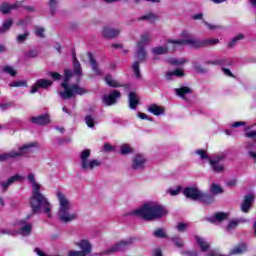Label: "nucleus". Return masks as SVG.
I'll use <instances>...</instances> for the list:
<instances>
[{"label":"nucleus","mask_w":256,"mask_h":256,"mask_svg":"<svg viewBox=\"0 0 256 256\" xmlns=\"http://www.w3.org/2000/svg\"><path fill=\"white\" fill-rule=\"evenodd\" d=\"M73 71H64V81L61 83L63 91L59 92L62 99H71V97L76 95H85L87 93V90L79 86V84H69L72 77L76 76V81H81V77H83V68H81V63H79L75 55H73Z\"/></svg>","instance_id":"f257e3e1"},{"label":"nucleus","mask_w":256,"mask_h":256,"mask_svg":"<svg viewBox=\"0 0 256 256\" xmlns=\"http://www.w3.org/2000/svg\"><path fill=\"white\" fill-rule=\"evenodd\" d=\"M27 179L32 185V196L30 198L32 213H44L47 217H51V203H49V200L41 194V184L37 183L35 180V174H28Z\"/></svg>","instance_id":"f03ea898"},{"label":"nucleus","mask_w":256,"mask_h":256,"mask_svg":"<svg viewBox=\"0 0 256 256\" xmlns=\"http://www.w3.org/2000/svg\"><path fill=\"white\" fill-rule=\"evenodd\" d=\"M132 215L144 219V221H155V219H161L167 215V210L161 204L157 202H147L140 208L134 210Z\"/></svg>","instance_id":"7ed1b4c3"},{"label":"nucleus","mask_w":256,"mask_h":256,"mask_svg":"<svg viewBox=\"0 0 256 256\" xmlns=\"http://www.w3.org/2000/svg\"><path fill=\"white\" fill-rule=\"evenodd\" d=\"M58 199V219L61 223H71V221H75L78 217L77 212L73 210V203L65 194L61 191L56 193Z\"/></svg>","instance_id":"20e7f679"},{"label":"nucleus","mask_w":256,"mask_h":256,"mask_svg":"<svg viewBox=\"0 0 256 256\" xmlns=\"http://www.w3.org/2000/svg\"><path fill=\"white\" fill-rule=\"evenodd\" d=\"M37 147V142L24 144L18 150H11L10 152L0 154V161H9V159H21V157H25V155H31V153H33Z\"/></svg>","instance_id":"39448f33"},{"label":"nucleus","mask_w":256,"mask_h":256,"mask_svg":"<svg viewBox=\"0 0 256 256\" xmlns=\"http://www.w3.org/2000/svg\"><path fill=\"white\" fill-rule=\"evenodd\" d=\"M80 167L82 171H95L97 167H101V161L91 159V150L85 149L80 152Z\"/></svg>","instance_id":"423d86ee"},{"label":"nucleus","mask_w":256,"mask_h":256,"mask_svg":"<svg viewBox=\"0 0 256 256\" xmlns=\"http://www.w3.org/2000/svg\"><path fill=\"white\" fill-rule=\"evenodd\" d=\"M167 43L169 45H173L174 49L175 47H191V49H201L203 47V40L197 39V38H189V39H178V40H173V39H168Z\"/></svg>","instance_id":"0eeeda50"},{"label":"nucleus","mask_w":256,"mask_h":256,"mask_svg":"<svg viewBox=\"0 0 256 256\" xmlns=\"http://www.w3.org/2000/svg\"><path fill=\"white\" fill-rule=\"evenodd\" d=\"M222 161H225V154H216L213 158L209 159V164L214 171V173H223L225 171V165L221 164Z\"/></svg>","instance_id":"6e6552de"},{"label":"nucleus","mask_w":256,"mask_h":256,"mask_svg":"<svg viewBox=\"0 0 256 256\" xmlns=\"http://www.w3.org/2000/svg\"><path fill=\"white\" fill-rule=\"evenodd\" d=\"M132 243V239L121 240L114 246H111L108 250L101 252L100 255H109L111 253H115L116 251H123V249H127V247H129V245Z\"/></svg>","instance_id":"1a4fd4ad"},{"label":"nucleus","mask_w":256,"mask_h":256,"mask_svg":"<svg viewBox=\"0 0 256 256\" xmlns=\"http://www.w3.org/2000/svg\"><path fill=\"white\" fill-rule=\"evenodd\" d=\"M121 97V92L119 90H113L110 94H105L102 97V103L106 105V107H111L117 103V99Z\"/></svg>","instance_id":"9d476101"},{"label":"nucleus","mask_w":256,"mask_h":256,"mask_svg":"<svg viewBox=\"0 0 256 256\" xmlns=\"http://www.w3.org/2000/svg\"><path fill=\"white\" fill-rule=\"evenodd\" d=\"M145 165H147V157L143 154H136L132 159V169L136 171H141V169H145Z\"/></svg>","instance_id":"9b49d317"},{"label":"nucleus","mask_w":256,"mask_h":256,"mask_svg":"<svg viewBox=\"0 0 256 256\" xmlns=\"http://www.w3.org/2000/svg\"><path fill=\"white\" fill-rule=\"evenodd\" d=\"M253 203H255V195L251 193L245 195L240 206L242 213H249V211H251V207H253Z\"/></svg>","instance_id":"f8f14e48"},{"label":"nucleus","mask_w":256,"mask_h":256,"mask_svg":"<svg viewBox=\"0 0 256 256\" xmlns=\"http://www.w3.org/2000/svg\"><path fill=\"white\" fill-rule=\"evenodd\" d=\"M51 85H53L52 80L39 79L32 85L30 93L33 95V94L37 93V91H39V89H47L48 87H51Z\"/></svg>","instance_id":"ddd939ff"},{"label":"nucleus","mask_w":256,"mask_h":256,"mask_svg":"<svg viewBox=\"0 0 256 256\" xmlns=\"http://www.w3.org/2000/svg\"><path fill=\"white\" fill-rule=\"evenodd\" d=\"M119 35H121V28L105 26L102 29V37H105V39H115V37H119Z\"/></svg>","instance_id":"4468645a"},{"label":"nucleus","mask_w":256,"mask_h":256,"mask_svg":"<svg viewBox=\"0 0 256 256\" xmlns=\"http://www.w3.org/2000/svg\"><path fill=\"white\" fill-rule=\"evenodd\" d=\"M203 191L198 188L188 187L183 190V194L187 197V199H191L192 201H199L201 197V193Z\"/></svg>","instance_id":"2eb2a0df"},{"label":"nucleus","mask_w":256,"mask_h":256,"mask_svg":"<svg viewBox=\"0 0 256 256\" xmlns=\"http://www.w3.org/2000/svg\"><path fill=\"white\" fill-rule=\"evenodd\" d=\"M31 231H33V225H31V223H28L23 220L20 221L18 233L22 235V237H29V235H31Z\"/></svg>","instance_id":"dca6fc26"},{"label":"nucleus","mask_w":256,"mask_h":256,"mask_svg":"<svg viewBox=\"0 0 256 256\" xmlns=\"http://www.w3.org/2000/svg\"><path fill=\"white\" fill-rule=\"evenodd\" d=\"M31 123L35 125H49L50 119L48 114L40 115V116H32L30 118Z\"/></svg>","instance_id":"f3484780"},{"label":"nucleus","mask_w":256,"mask_h":256,"mask_svg":"<svg viewBox=\"0 0 256 256\" xmlns=\"http://www.w3.org/2000/svg\"><path fill=\"white\" fill-rule=\"evenodd\" d=\"M229 218V214L225 212H217L215 215L207 218L210 223H222Z\"/></svg>","instance_id":"a211bd4d"},{"label":"nucleus","mask_w":256,"mask_h":256,"mask_svg":"<svg viewBox=\"0 0 256 256\" xmlns=\"http://www.w3.org/2000/svg\"><path fill=\"white\" fill-rule=\"evenodd\" d=\"M18 181H23V176L16 174L8 178L6 182L1 183L3 191H6L7 189H9V187H11V185H13V183H17Z\"/></svg>","instance_id":"6ab92c4d"},{"label":"nucleus","mask_w":256,"mask_h":256,"mask_svg":"<svg viewBox=\"0 0 256 256\" xmlns=\"http://www.w3.org/2000/svg\"><path fill=\"white\" fill-rule=\"evenodd\" d=\"M151 43V33L149 32H144L140 35V39L137 42V47H147Z\"/></svg>","instance_id":"aec40b11"},{"label":"nucleus","mask_w":256,"mask_h":256,"mask_svg":"<svg viewBox=\"0 0 256 256\" xmlns=\"http://www.w3.org/2000/svg\"><path fill=\"white\" fill-rule=\"evenodd\" d=\"M138 21H148L149 23H155L159 21V15L153 12H148L137 19Z\"/></svg>","instance_id":"412c9836"},{"label":"nucleus","mask_w":256,"mask_h":256,"mask_svg":"<svg viewBox=\"0 0 256 256\" xmlns=\"http://www.w3.org/2000/svg\"><path fill=\"white\" fill-rule=\"evenodd\" d=\"M210 65H219L221 67H231L233 65V61L228 58H217L215 60H211L209 62Z\"/></svg>","instance_id":"4be33fe9"},{"label":"nucleus","mask_w":256,"mask_h":256,"mask_svg":"<svg viewBox=\"0 0 256 256\" xmlns=\"http://www.w3.org/2000/svg\"><path fill=\"white\" fill-rule=\"evenodd\" d=\"M77 245L82 249L81 253H83L84 256H87L89 253H91L92 246L88 240H81L77 243Z\"/></svg>","instance_id":"5701e85b"},{"label":"nucleus","mask_w":256,"mask_h":256,"mask_svg":"<svg viewBox=\"0 0 256 256\" xmlns=\"http://www.w3.org/2000/svg\"><path fill=\"white\" fill-rule=\"evenodd\" d=\"M195 241L200 247L201 251H209V249H211V244H209L205 238L201 236H195Z\"/></svg>","instance_id":"b1692460"},{"label":"nucleus","mask_w":256,"mask_h":256,"mask_svg":"<svg viewBox=\"0 0 256 256\" xmlns=\"http://www.w3.org/2000/svg\"><path fill=\"white\" fill-rule=\"evenodd\" d=\"M148 111L149 113H152V115H156V116L165 115V108L157 104L150 105L148 107Z\"/></svg>","instance_id":"393cba45"},{"label":"nucleus","mask_w":256,"mask_h":256,"mask_svg":"<svg viewBox=\"0 0 256 256\" xmlns=\"http://www.w3.org/2000/svg\"><path fill=\"white\" fill-rule=\"evenodd\" d=\"M19 7V4H8V3H3L0 6V13L2 15H7L13 11V9H17Z\"/></svg>","instance_id":"a878e982"},{"label":"nucleus","mask_w":256,"mask_h":256,"mask_svg":"<svg viewBox=\"0 0 256 256\" xmlns=\"http://www.w3.org/2000/svg\"><path fill=\"white\" fill-rule=\"evenodd\" d=\"M88 59L92 66V71H94L95 75H103V71H101V68H99L97 61H95V58H93V54L88 53Z\"/></svg>","instance_id":"bb28decb"},{"label":"nucleus","mask_w":256,"mask_h":256,"mask_svg":"<svg viewBox=\"0 0 256 256\" xmlns=\"http://www.w3.org/2000/svg\"><path fill=\"white\" fill-rule=\"evenodd\" d=\"M88 59L92 66V71H94L95 75H103V71H101V68H99L97 61H95V58H93V54L88 53Z\"/></svg>","instance_id":"cd10ccee"},{"label":"nucleus","mask_w":256,"mask_h":256,"mask_svg":"<svg viewBox=\"0 0 256 256\" xmlns=\"http://www.w3.org/2000/svg\"><path fill=\"white\" fill-rule=\"evenodd\" d=\"M198 201H201V203H204V205H211L215 202V197L207 194V193H204L202 192L200 194V198Z\"/></svg>","instance_id":"c85d7f7f"},{"label":"nucleus","mask_w":256,"mask_h":256,"mask_svg":"<svg viewBox=\"0 0 256 256\" xmlns=\"http://www.w3.org/2000/svg\"><path fill=\"white\" fill-rule=\"evenodd\" d=\"M174 91L178 97H181V99H186L185 95H189V93H191V88L183 86L181 88L174 89Z\"/></svg>","instance_id":"c756f323"},{"label":"nucleus","mask_w":256,"mask_h":256,"mask_svg":"<svg viewBox=\"0 0 256 256\" xmlns=\"http://www.w3.org/2000/svg\"><path fill=\"white\" fill-rule=\"evenodd\" d=\"M105 83L109 87H113V88L123 87V85H121V83H119L117 80L113 79V76H111L109 74L106 75V77H105Z\"/></svg>","instance_id":"7c9ffc66"},{"label":"nucleus","mask_w":256,"mask_h":256,"mask_svg":"<svg viewBox=\"0 0 256 256\" xmlns=\"http://www.w3.org/2000/svg\"><path fill=\"white\" fill-rule=\"evenodd\" d=\"M183 75H185L183 69H176L173 71L166 72V79H168V81H171L173 77H183Z\"/></svg>","instance_id":"2f4dec72"},{"label":"nucleus","mask_w":256,"mask_h":256,"mask_svg":"<svg viewBox=\"0 0 256 256\" xmlns=\"http://www.w3.org/2000/svg\"><path fill=\"white\" fill-rule=\"evenodd\" d=\"M136 57L140 62L145 61L147 59V50L141 46H137Z\"/></svg>","instance_id":"473e14b6"},{"label":"nucleus","mask_w":256,"mask_h":256,"mask_svg":"<svg viewBox=\"0 0 256 256\" xmlns=\"http://www.w3.org/2000/svg\"><path fill=\"white\" fill-rule=\"evenodd\" d=\"M137 105H139V99H137V95H135V92H130L129 94L130 109H137Z\"/></svg>","instance_id":"72a5a7b5"},{"label":"nucleus","mask_w":256,"mask_h":256,"mask_svg":"<svg viewBox=\"0 0 256 256\" xmlns=\"http://www.w3.org/2000/svg\"><path fill=\"white\" fill-rule=\"evenodd\" d=\"M247 251V246L245 244H241L239 246L234 247L230 251V255H241L242 253H245Z\"/></svg>","instance_id":"f704fd0d"},{"label":"nucleus","mask_w":256,"mask_h":256,"mask_svg":"<svg viewBox=\"0 0 256 256\" xmlns=\"http://www.w3.org/2000/svg\"><path fill=\"white\" fill-rule=\"evenodd\" d=\"M169 51V47L167 45L158 46L152 49L153 55H165Z\"/></svg>","instance_id":"c9c22d12"},{"label":"nucleus","mask_w":256,"mask_h":256,"mask_svg":"<svg viewBox=\"0 0 256 256\" xmlns=\"http://www.w3.org/2000/svg\"><path fill=\"white\" fill-rule=\"evenodd\" d=\"M242 39H245V35L243 34H238L236 37L232 38L228 43L229 49H233V47H235V45H237L239 41H242Z\"/></svg>","instance_id":"e433bc0d"},{"label":"nucleus","mask_w":256,"mask_h":256,"mask_svg":"<svg viewBox=\"0 0 256 256\" xmlns=\"http://www.w3.org/2000/svg\"><path fill=\"white\" fill-rule=\"evenodd\" d=\"M255 147V144L248 143L246 149L248 151V156L250 157V159H253V161L256 163V152L253 151Z\"/></svg>","instance_id":"4c0bfd02"},{"label":"nucleus","mask_w":256,"mask_h":256,"mask_svg":"<svg viewBox=\"0 0 256 256\" xmlns=\"http://www.w3.org/2000/svg\"><path fill=\"white\" fill-rule=\"evenodd\" d=\"M120 153L121 155H129L133 153V149L131 148V145L129 144H122L120 145Z\"/></svg>","instance_id":"58836bf2"},{"label":"nucleus","mask_w":256,"mask_h":256,"mask_svg":"<svg viewBox=\"0 0 256 256\" xmlns=\"http://www.w3.org/2000/svg\"><path fill=\"white\" fill-rule=\"evenodd\" d=\"M219 39L217 38H207L202 40V47H207V45L213 46L218 45Z\"/></svg>","instance_id":"ea45409f"},{"label":"nucleus","mask_w":256,"mask_h":256,"mask_svg":"<svg viewBox=\"0 0 256 256\" xmlns=\"http://www.w3.org/2000/svg\"><path fill=\"white\" fill-rule=\"evenodd\" d=\"M2 71L4 73H7V75H11V77H15L17 75V70H15V68H13V66H3Z\"/></svg>","instance_id":"a19ab883"},{"label":"nucleus","mask_w":256,"mask_h":256,"mask_svg":"<svg viewBox=\"0 0 256 256\" xmlns=\"http://www.w3.org/2000/svg\"><path fill=\"white\" fill-rule=\"evenodd\" d=\"M13 25V20L8 19L6 21L3 22L1 29V33H7V31H9L11 29Z\"/></svg>","instance_id":"79ce46f5"},{"label":"nucleus","mask_w":256,"mask_h":256,"mask_svg":"<svg viewBox=\"0 0 256 256\" xmlns=\"http://www.w3.org/2000/svg\"><path fill=\"white\" fill-rule=\"evenodd\" d=\"M132 71L136 79H141V70L139 69V61H136L132 64Z\"/></svg>","instance_id":"37998d69"},{"label":"nucleus","mask_w":256,"mask_h":256,"mask_svg":"<svg viewBox=\"0 0 256 256\" xmlns=\"http://www.w3.org/2000/svg\"><path fill=\"white\" fill-rule=\"evenodd\" d=\"M153 235H154V237H158L159 239L167 238V233L162 228H158V229L154 230Z\"/></svg>","instance_id":"c03bdc74"},{"label":"nucleus","mask_w":256,"mask_h":256,"mask_svg":"<svg viewBox=\"0 0 256 256\" xmlns=\"http://www.w3.org/2000/svg\"><path fill=\"white\" fill-rule=\"evenodd\" d=\"M249 127H245V137H248V139H253V141H256V130H249Z\"/></svg>","instance_id":"a18cd8bd"},{"label":"nucleus","mask_w":256,"mask_h":256,"mask_svg":"<svg viewBox=\"0 0 256 256\" xmlns=\"http://www.w3.org/2000/svg\"><path fill=\"white\" fill-rule=\"evenodd\" d=\"M210 191L214 195H219V194L223 193V188H221L219 186V184H212L211 187H210Z\"/></svg>","instance_id":"49530a36"},{"label":"nucleus","mask_w":256,"mask_h":256,"mask_svg":"<svg viewBox=\"0 0 256 256\" xmlns=\"http://www.w3.org/2000/svg\"><path fill=\"white\" fill-rule=\"evenodd\" d=\"M27 39H29V32H25L24 34H19L16 37V43L18 44L25 43Z\"/></svg>","instance_id":"de8ad7c7"},{"label":"nucleus","mask_w":256,"mask_h":256,"mask_svg":"<svg viewBox=\"0 0 256 256\" xmlns=\"http://www.w3.org/2000/svg\"><path fill=\"white\" fill-rule=\"evenodd\" d=\"M85 123L88 127H90V129H93V127H95V118H93L91 115H87L85 117Z\"/></svg>","instance_id":"09e8293b"},{"label":"nucleus","mask_w":256,"mask_h":256,"mask_svg":"<svg viewBox=\"0 0 256 256\" xmlns=\"http://www.w3.org/2000/svg\"><path fill=\"white\" fill-rule=\"evenodd\" d=\"M50 12L52 15L57 11V0H49L48 2Z\"/></svg>","instance_id":"8fccbe9b"},{"label":"nucleus","mask_w":256,"mask_h":256,"mask_svg":"<svg viewBox=\"0 0 256 256\" xmlns=\"http://www.w3.org/2000/svg\"><path fill=\"white\" fill-rule=\"evenodd\" d=\"M171 241L174 242V245L175 247H178V248H183V240H181V238L175 236V237H172L171 238Z\"/></svg>","instance_id":"3c124183"},{"label":"nucleus","mask_w":256,"mask_h":256,"mask_svg":"<svg viewBox=\"0 0 256 256\" xmlns=\"http://www.w3.org/2000/svg\"><path fill=\"white\" fill-rule=\"evenodd\" d=\"M9 87H27V81H14L9 84Z\"/></svg>","instance_id":"603ef678"},{"label":"nucleus","mask_w":256,"mask_h":256,"mask_svg":"<svg viewBox=\"0 0 256 256\" xmlns=\"http://www.w3.org/2000/svg\"><path fill=\"white\" fill-rule=\"evenodd\" d=\"M168 63L171 65H183L185 63V59L170 58Z\"/></svg>","instance_id":"864d4df0"},{"label":"nucleus","mask_w":256,"mask_h":256,"mask_svg":"<svg viewBox=\"0 0 256 256\" xmlns=\"http://www.w3.org/2000/svg\"><path fill=\"white\" fill-rule=\"evenodd\" d=\"M237 225H239V221L237 220L230 221L227 226V231H234V229H237Z\"/></svg>","instance_id":"5fc2aeb1"},{"label":"nucleus","mask_w":256,"mask_h":256,"mask_svg":"<svg viewBox=\"0 0 256 256\" xmlns=\"http://www.w3.org/2000/svg\"><path fill=\"white\" fill-rule=\"evenodd\" d=\"M181 39H191L193 37V34L189 30H182L180 33Z\"/></svg>","instance_id":"6e6d98bb"},{"label":"nucleus","mask_w":256,"mask_h":256,"mask_svg":"<svg viewBox=\"0 0 256 256\" xmlns=\"http://www.w3.org/2000/svg\"><path fill=\"white\" fill-rule=\"evenodd\" d=\"M39 55V51L37 50H30L26 53L27 59H35Z\"/></svg>","instance_id":"4d7b16f0"},{"label":"nucleus","mask_w":256,"mask_h":256,"mask_svg":"<svg viewBox=\"0 0 256 256\" xmlns=\"http://www.w3.org/2000/svg\"><path fill=\"white\" fill-rule=\"evenodd\" d=\"M193 67H194L195 71H198V73H206L207 72V70L205 68H203V66H201L197 62L193 63Z\"/></svg>","instance_id":"13d9d810"},{"label":"nucleus","mask_w":256,"mask_h":256,"mask_svg":"<svg viewBox=\"0 0 256 256\" xmlns=\"http://www.w3.org/2000/svg\"><path fill=\"white\" fill-rule=\"evenodd\" d=\"M187 227H189V225L187 223H178L177 225V229L178 231H180V233H185V231H187Z\"/></svg>","instance_id":"bf43d9fd"},{"label":"nucleus","mask_w":256,"mask_h":256,"mask_svg":"<svg viewBox=\"0 0 256 256\" xmlns=\"http://www.w3.org/2000/svg\"><path fill=\"white\" fill-rule=\"evenodd\" d=\"M181 255H184V256H198L199 253L197 251L182 250Z\"/></svg>","instance_id":"052dcab7"},{"label":"nucleus","mask_w":256,"mask_h":256,"mask_svg":"<svg viewBox=\"0 0 256 256\" xmlns=\"http://www.w3.org/2000/svg\"><path fill=\"white\" fill-rule=\"evenodd\" d=\"M204 25L210 30V31H215V29H221V26H217L214 24H210L209 22L203 20Z\"/></svg>","instance_id":"680f3d73"},{"label":"nucleus","mask_w":256,"mask_h":256,"mask_svg":"<svg viewBox=\"0 0 256 256\" xmlns=\"http://www.w3.org/2000/svg\"><path fill=\"white\" fill-rule=\"evenodd\" d=\"M196 154L199 155L201 159H208V161L211 159L205 150H197Z\"/></svg>","instance_id":"e2e57ef3"},{"label":"nucleus","mask_w":256,"mask_h":256,"mask_svg":"<svg viewBox=\"0 0 256 256\" xmlns=\"http://www.w3.org/2000/svg\"><path fill=\"white\" fill-rule=\"evenodd\" d=\"M168 193H170L172 197H175V195H179V193H181V186H177L175 189H169Z\"/></svg>","instance_id":"0e129e2a"},{"label":"nucleus","mask_w":256,"mask_h":256,"mask_svg":"<svg viewBox=\"0 0 256 256\" xmlns=\"http://www.w3.org/2000/svg\"><path fill=\"white\" fill-rule=\"evenodd\" d=\"M48 75L53 79V81H60L61 74L57 72H49Z\"/></svg>","instance_id":"69168bd1"},{"label":"nucleus","mask_w":256,"mask_h":256,"mask_svg":"<svg viewBox=\"0 0 256 256\" xmlns=\"http://www.w3.org/2000/svg\"><path fill=\"white\" fill-rule=\"evenodd\" d=\"M35 33H36L37 37H45V29L44 28H41V27L36 28Z\"/></svg>","instance_id":"338daca9"},{"label":"nucleus","mask_w":256,"mask_h":256,"mask_svg":"<svg viewBox=\"0 0 256 256\" xmlns=\"http://www.w3.org/2000/svg\"><path fill=\"white\" fill-rule=\"evenodd\" d=\"M68 256H85V254L81 251H70Z\"/></svg>","instance_id":"774afa93"}]
</instances>
